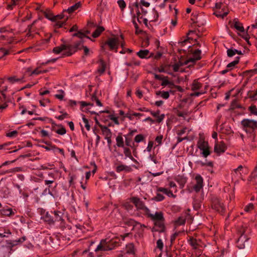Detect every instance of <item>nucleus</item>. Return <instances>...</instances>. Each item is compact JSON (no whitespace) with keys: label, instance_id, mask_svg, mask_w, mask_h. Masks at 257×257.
Returning <instances> with one entry per match:
<instances>
[{"label":"nucleus","instance_id":"nucleus-1","mask_svg":"<svg viewBox=\"0 0 257 257\" xmlns=\"http://www.w3.org/2000/svg\"><path fill=\"white\" fill-rule=\"evenodd\" d=\"M63 43L59 46L56 47L53 49V52L56 54H59L64 51V55L67 56H71L78 49L80 44V41H78L73 43L72 40L70 42L62 40Z\"/></svg>","mask_w":257,"mask_h":257},{"label":"nucleus","instance_id":"nucleus-2","mask_svg":"<svg viewBox=\"0 0 257 257\" xmlns=\"http://www.w3.org/2000/svg\"><path fill=\"white\" fill-rule=\"evenodd\" d=\"M249 229L247 227H242L239 230L240 236L236 241L237 246L240 249H243L245 247V243L248 245V240L249 238L247 234L249 233Z\"/></svg>","mask_w":257,"mask_h":257},{"label":"nucleus","instance_id":"nucleus-3","mask_svg":"<svg viewBox=\"0 0 257 257\" xmlns=\"http://www.w3.org/2000/svg\"><path fill=\"white\" fill-rule=\"evenodd\" d=\"M114 242H112L110 239H102L97 247L95 249V251H107L114 248Z\"/></svg>","mask_w":257,"mask_h":257},{"label":"nucleus","instance_id":"nucleus-4","mask_svg":"<svg viewBox=\"0 0 257 257\" xmlns=\"http://www.w3.org/2000/svg\"><path fill=\"white\" fill-rule=\"evenodd\" d=\"M198 148L202 151L201 155L204 158L207 157L210 154V148L207 142L202 138H200L197 143Z\"/></svg>","mask_w":257,"mask_h":257},{"label":"nucleus","instance_id":"nucleus-5","mask_svg":"<svg viewBox=\"0 0 257 257\" xmlns=\"http://www.w3.org/2000/svg\"><path fill=\"white\" fill-rule=\"evenodd\" d=\"M241 124L246 132H248L247 128H250L252 130L257 128V121L252 119H244L241 121Z\"/></svg>","mask_w":257,"mask_h":257},{"label":"nucleus","instance_id":"nucleus-6","mask_svg":"<svg viewBox=\"0 0 257 257\" xmlns=\"http://www.w3.org/2000/svg\"><path fill=\"white\" fill-rule=\"evenodd\" d=\"M133 202L138 209L142 210L146 214H149L150 212V209L145 206L144 203L140 199L133 198Z\"/></svg>","mask_w":257,"mask_h":257},{"label":"nucleus","instance_id":"nucleus-7","mask_svg":"<svg viewBox=\"0 0 257 257\" xmlns=\"http://www.w3.org/2000/svg\"><path fill=\"white\" fill-rule=\"evenodd\" d=\"M95 27H96V26L94 23L90 21L88 22L87 27L83 30L81 29V43L83 41V39L84 37L87 38L88 39H90L89 37H86L85 35L86 34H89L91 29L94 28Z\"/></svg>","mask_w":257,"mask_h":257},{"label":"nucleus","instance_id":"nucleus-8","mask_svg":"<svg viewBox=\"0 0 257 257\" xmlns=\"http://www.w3.org/2000/svg\"><path fill=\"white\" fill-rule=\"evenodd\" d=\"M201 51L200 50H196L192 54V57L185 61V64H190L193 65L196 61L201 59Z\"/></svg>","mask_w":257,"mask_h":257},{"label":"nucleus","instance_id":"nucleus-9","mask_svg":"<svg viewBox=\"0 0 257 257\" xmlns=\"http://www.w3.org/2000/svg\"><path fill=\"white\" fill-rule=\"evenodd\" d=\"M212 208L221 214L225 211V207L223 203L218 199H216L213 201Z\"/></svg>","mask_w":257,"mask_h":257},{"label":"nucleus","instance_id":"nucleus-10","mask_svg":"<svg viewBox=\"0 0 257 257\" xmlns=\"http://www.w3.org/2000/svg\"><path fill=\"white\" fill-rule=\"evenodd\" d=\"M188 242L193 249L196 251V254L198 256L200 255L201 254V249L199 248V244L197 240L193 237H190Z\"/></svg>","mask_w":257,"mask_h":257},{"label":"nucleus","instance_id":"nucleus-11","mask_svg":"<svg viewBox=\"0 0 257 257\" xmlns=\"http://www.w3.org/2000/svg\"><path fill=\"white\" fill-rule=\"evenodd\" d=\"M155 227L153 228V231L163 232L165 229L164 218L161 220L154 221Z\"/></svg>","mask_w":257,"mask_h":257},{"label":"nucleus","instance_id":"nucleus-12","mask_svg":"<svg viewBox=\"0 0 257 257\" xmlns=\"http://www.w3.org/2000/svg\"><path fill=\"white\" fill-rule=\"evenodd\" d=\"M196 184L194 186V189L196 192H199L203 187V178L199 175H197L195 177Z\"/></svg>","mask_w":257,"mask_h":257},{"label":"nucleus","instance_id":"nucleus-13","mask_svg":"<svg viewBox=\"0 0 257 257\" xmlns=\"http://www.w3.org/2000/svg\"><path fill=\"white\" fill-rule=\"evenodd\" d=\"M226 149V146L223 142H217L214 146V152L217 154H220L224 152Z\"/></svg>","mask_w":257,"mask_h":257},{"label":"nucleus","instance_id":"nucleus-14","mask_svg":"<svg viewBox=\"0 0 257 257\" xmlns=\"http://www.w3.org/2000/svg\"><path fill=\"white\" fill-rule=\"evenodd\" d=\"M106 44L109 47L111 50L117 49L118 45V40L116 38H109Z\"/></svg>","mask_w":257,"mask_h":257},{"label":"nucleus","instance_id":"nucleus-15","mask_svg":"<svg viewBox=\"0 0 257 257\" xmlns=\"http://www.w3.org/2000/svg\"><path fill=\"white\" fill-rule=\"evenodd\" d=\"M147 111L150 112L154 117L156 118V121L158 123H160L161 122H162L165 118V114H160V111L159 110L156 111H153L151 110Z\"/></svg>","mask_w":257,"mask_h":257},{"label":"nucleus","instance_id":"nucleus-16","mask_svg":"<svg viewBox=\"0 0 257 257\" xmlns=\"http://www.w3.org/2000/svg\"><path fill=\"white\" fill-rule=\"evenodd\" d=\"M69 32L72 33V37H77L80 38V30L79 29V27L77 25L73 26L69 30Z\"/></svg>","mask_w":257,"mask_h":257},{"label":"nucleus","instance_id":"nucleus-17","mask_svg":"<svg viewBox=\"0 0 257 257\" xmlns=\"http://www.w3.org/2000/svg\"><path fill=\"white\" fill-rule=\"evenodd\" d=\"M10 247L0 243V257H6L9 252Z\"/></svg>","mask_w":257,"mask_h":257},{"label":"nucleus","instance_id":"nucleus-18","mask_svg":"<svg viewBox=\"0 0 257 257\" xmlns=\"http://www.w3.org/2000/svg\"><path fill=\"white\" fill-rule=\"evenodd\" d=\"M151 219L154 221L156 220H161L164 219L163 214L162 212H157L154 214L149 213L147 214Z\"/></svg>","mask_w":257,"mask_h":257},{"label":"nucleus","instance_id":"nucleus-19","mask_svg":"<svg viewBox=\"0 0 257 257\" xmlns=\"http://www.w3.org/2000/svg\"><path fill=\"white\" fill-rule=\"evenodd\" d=\"M101 130L102 131L103 135L105 137V138H109L111 137V132L107 126L100 125H99Z\"/></svg>","mask_w":257,"mask_h":257},{"label":"nucleus","instance_id":"nucleus-20","mask_svg":"<svg viewBox=\"0 0 257 257\" xmlns=\"http://www.w3.org/2000/svg\"><path fill=\"white\" fill-rule=\"evenodd\" d=\"M80 7V2H78L75 5L71 6L66 10H63V13H67L71 14L74 12L76 10Z\"/></svg>","mask_w":257,"mask_h":257},{"label":"nucleus","instance_id":"nucleus-21","mask_svg":"<svg viewBox=\"0 0 257 257\" xmlns=\"http://www.w3.org/2000/svg\"><path fill=\"white\" fill-rule=\"evenodd\" d=\"M115 170L118 173H119L121 171L130 172L132 171V169L130 166H126L125 165L121 164V165L117 166L116 167Z\"/></svg>","mask_w":257,"mask_h":257},{"label":"nucleus","instance_id":"nucleus-22","mask_svg":"<svg viewBox=\"0 0 257 257\" xmlns=\"http://www.w3.org/2000/svg\"><path fill=\"white\" fill-rule=\"evenodd\" d=\"M233 26L238 32L241 33L244 32V29L242 24L239 22L234 20L233 21Z\"/></svg>","mask_w":257,"mask_h":257},{"label":"nucleus","instance_id":"nucleus-23","mask_svg":"<svg viewBox=\"0 0 257 257\" xmlns=\"http://www.w3.org/2000/svg\"><path fill=\"white\" fill-rule=\"evenodd\" d=\"M21 1V0H8L7 9L8 10H12L14 6L19 5Z\"/></svg>","mask_w":257,"mask_h":257},{"label":"nucleus","instance_id":"nucleus-24","mask_svg":"<svg viewBox=\"0 0 257 257\" xmlns=\"http://www.w3.org/2000/svg\"><path fill=\"white\" fill-rule=\"evenodd\" d=\"M126 252L128 254H135V248L133 243H130L126 245Z\"/></svg>","mask_w":257,"mask_h":257},{"label":"nucleus","instance_id":"nucleus-25","mask_svg":"<svg viewBox=\"0 0 257 257\" xmlns=\"http://www.w3.org/2000/svg\"><path fill=\"white\" fill-rule=\"evenodd\" d=\"M53 214L54 222L56 221H62L63 220L62 218L63 213L61 212L54 211Z\"/></svg>","mask_w":257,"mask_h":257},{"label":"nucleus","instance_id":"nucleus-26","mask_svg":"<svg viewBox=\"0 0 257 257\" xmlns=\"http://www.w3.org/2000/svg\"><path fill=\"white\" fill-rule=\"evenodd\" d=\"M104 31V28L103 27L98 26V27H97L95 31L92 33V36L95 38H97Z\"/></svg>","mask_w":257,"mask_h":257},{"label":"nucleus","instance_id":"nucleus-27","mask_svg":"<svg viewBox=\"0 0 257 257\" xmlns=\"http://www.w3.org/2000/svg\"><path fill=\"white\" fill-rule=\"evenodd\" d=\"M149 54V51L148 50H141L139 52H137V55L142 59H144L147 58Z\"/></svg>","mask_w":257,"mask_h":257},{"label":"nucleus","instance_id":"nucleus-28","mask_svg":"<svg viewBox=\"0 0 257 257\" xmlns=\"http://www.w3.org/2000/svg\"><path fill=\"white\" fill-rule=\"evenodd\" d=\"M116 145L118 147L124 148V141L121 135H119L116 138Z\"/></svg>","mask_w":257,"mask_h":257},{"label":"nucleus","instance_id":"nucleus-29","mask_svg":"<svg viewBox=\"0 0 257 257\" xmlns=\"http://www.w3.org/2000/svg\"><path fill=\"white\" fill-rule=\"evenodd\" d=\"M202 86V84L201 83L199 82L197 80H194L192 83L191 89L193 91H196L197 90L200 89Z\"/></svg>","mask_w":257,"mask_h":257},{"label":"nucleus","instance_id":"nucleus-30","mask_svg":"<svg viewBox=\"0 0 257 257\" xmlns=\"http://www.w3.org/2000/svg\"><path fill=\"white\" fill-rule=\"evenodd\" d=\"M105 68L106 65L104 62L101 60L99 62V68L97 69V71L100 74V75L103 73V72L105 71Z\"/></svg>","mask_w":257,"mask_h":257},{"label":"nucleus","instance_id":"nucleus-31","mask_svg":"<svg viewBox=\"0 0 257 257\" xmlns=\"http://www.w3.org/2000/svg\"><path fill=\"white\" fill-rule=\"evenodd\" d=\"M239 59V57H236L234 61L227 64V68L229 70H232L235 67V66L238 63Z\"/></svg>","mask_w":257,"mask_h":257},{"label":"nucleus","instance_id":"nucleus-32","mask_svg":"<svg viewBox=\"0 0 257 257\" xmlns=\"http://www.w3.org/2000/svg\"><path fill=\"white\" fill-rule=\"evenodd\" d=\"M44 218L45 221L48 222L49 224L54 223L53 216H51L48 213L46 214Z\"/></svg>","mask_w":257,"mask_h":257},{"label":"nucleus","instance_id":"nucleus-33","mask_svg":"<svg viewBox=\"0 0 257 257\" xmlns=\"http://www.w3.org/2000/svg\"><path fill=\"white\" fill-rule=\"evenodd\" d=\"M164 198L165 197L163 195L159 193V192H157L156 196L153 197L152 198V200L159 202L163 200Z\"/></svg>","mask_w":257,"mask_h":257},{"label":"nucleus","instance_id":"nucleus-34","mask_svg":"<svg viewBox=\"0 0 257 257\" xmlns=\"http://www.w3.org/2000/svg\"><path fill=\"white\" fill-rule=\"evenodd\" d=\"M193 18H192V20L195 23H198L200 20L201 16L199 15L197 12L193 13H192Z\"/></svg>","mask_w":257,"mask_h":257},{"label":"nucleus","instance_id":"nucleus-35","mask_svg":"<svg viewBox=\"0 0 257 257\" xmlns=\"http://www.w3.org/2000/svg\"><path fill=\"white\" fill-rule=\"evenodd\" d=\"M237 52V50L235 49L230 48L227 50V55L228 57H231L235 56Z\"/></svg>","mask_w":257,"mask_h":257},{"label":"nucleus","instance_id":"nucleus-36","mask_svg":"<svg viewBox=\"0 0 257 257\" xmlns=\"http://www.w3.org/2000/svg\"><path fill=\"white\" fill-rule=\"evenodd\" d=\"M254 68L247 71V73L251 77L254 75L257 74V62L254 64Z\"/></svg>","mask_w":257,"mask_h":257},{"label":"nucleus","instance_id":"nucleus-37","mask_svg":"<svg viewBox=\"0 0 257 257\" xmlns=\"http://www.w3.org/2000/svg\"><path fill=\"white\" fill-rule=\"evenodd\" d=\"M49 176L51 177V180L46 179L44 180L45 184L46 185H49L53 184L54 182L55 178L54 177V174L52 173L49 174Z\"/></svg>","mask_w":257,"mask_h":257},{"label":"nucleus","instance_id":"nucleus-38","mask_svg":"<svg viewBox=\"0 0 257 257\" xmlns=\"http://www.w3.org/2000/svg\"><path fill=\"white\" fill-rule=\"evenodd\" d=\"M69 16H66V18L65 19V20L63 21H57L56 22L55 24V27L56 28H61L66 23V20L68 19Z\"/></svg>","mask_w":257,"mask_h":257},{"label":"nucleus","instance_id":"nucleus-39","mask_svg":"<svg viewBox=\"0 0 257 257\" xmlns=\"http://www.w3.org/2000/svg\"><path fill=\"white\" fill-rule=\"evenodd\" d=\"M213 14L215 15L218 18H223L227 15L228 13L225 12H223V13H221V12L216 11L214 12Z\"/></svg>","mask_w":257,"mask_h":257},{"label":"nucleus","instance_id":"nucleus-40","mask_svg":"<svg viewBox=\"0 0 257 257\" xmlns=\"http://www.w3.org/2000/svg\"><path fill=\"white\" fill-rule=\"evenodd\" d=\"M176 180L180 184V185L182 187H184V184L186 182V180L185 178L181 177L178 176L176 178Z\"/></svg>","mask_w":257,"mask_h":257},{"label":"nucleus","instance_id":"nucleus-41","mask_svg":"<svg viewBox=\"0 0 257 257\" xmlns=\"http://www.w3.org/2000/svg\"><path fill=\"white\" fill-rule=\"evenodd\" d=\"M81 49H83L84 50V55L85 56H89L90 55L91 53H92V52L88 48H87L85 46H81Z\"/></svg>","mask_w":257,"mask_h":257},{"label":"nucleus","instance_id":"nucleus-42","mask_svg":"<svg viewBox=\"0 0 257 257\" xmlns=\"http://www.w3.org/2000/svg\"><path fill=\"white\" fill-rule=\"evenodd\" d=\"M145 139L144 136L142 134L137 135L135 138V141L137 143H140L143 141Z\"/></svg>","mask_w":257,"mask_h":257},{"label":"nucleus","instance_id":"nucleus-43","mask_svg":"<svg viewBox=\"0 0 257 257\" xmlns=\"http://www.w3.org/2000/svg\"><path fill=\"white\" fill-rule=\"evenodd\" d=\"M158 71L159 72L166 73H167L168 74H170V75H172L173 74V73H172V72L171 71H168V70L165 69V65L164 66H161V67H159L158 68Z\"/></svg>","mask_w":257,"mask_h":257},{"label":"nucleus","instance_id":"nucleus-44","mask_svg":"<svg viewBox=\"0 0 257 257\" xmlns=\"http://www.w3.org/2000/svg\"><path fill=\"white\" fill-rule=\"evenodd\" d=\"M123 149V153L126 158L130 157L132 155V153L131 150L126 147H124L122 148Z\"/></svg>","mask_w":257,"mask_h":257},{"label":"nucleus","instance_id":"nucleus-45","mask_svg":"<svg viewBox=\"0 0 257 257\" xmlns=\"http://www.w3.org/2000/svg\"><path fill=\"white\" fill-rule=\"evenodd\" d=\"M22 170L23 169L21 167H16L6 171L5 173H15L17 172H21Z\"/></svg>","mask_w":257,"mask_h":257},{"label":"nucleus","instance_id":"nucleus-46","mask_svg":"<svg viewBox=\"0 0 257 257\" xmlns=\"http://www.w3.org/2000/svg\"><path fill=\"white\" fill-rule=\"evenodd\" d=\"M65 13L63 12L62 14L58 15L55 16L53 20L57 21L58 20H61L62 19H64L65 20V19L66 18V16H65Z\"/></svg>","mask_w":257,"mask_h":257},{"label":"nucleus","instance_id":"nucleus-47","mask_svg":"<svg viewBox=\"0 0 257 257\" xmlns=\"http://www.w3.org/2000/svg\"><path fill=\"white\" fill-rule=\"evenodd\" d=\"M164 244L163 242V241L161 239H159L157 241V247L160 250H162L163 248Z\"/></svg>","mask_w":257,"mask_h":257},{"label":"nucleus","instance_id":"nucleus-48","mask_svg":"<svg viewBox=\"0 0 257 257\" xmlns=\"http://www.w3.org/2000/svg\"><path fill=\"white\" fill-rule=\"evenodd\" d=\"M250 112L255 115H257V108L255 105H251L249 107Z\"/></svg>","mask_w":257,"mask_h":257},{"label":"nucleus","instance_id":"nucleus-49","mask_svg":"<svg viewBox=\"0 0 257 257\" xmlns=\"http://www.w3.org/2000/svg\"><path fill=\"white\" fill-rule=\"evenodd\" d=\"M117 4L121 10H123L126 7L125 3L123 0H118Z\"/></svg>","mask_w":257,"mask_h":257},{"label":"nucleus","instance_id":"nucleus-50","mask_svg":"<svg viewBox=\"0 0 257 257\" xmlns=\"http://www.w3.org/2000/svg\"><path fill=\"white\" fill-rule=\"evenodd\" d=\"M159 93L161 94V97H162L164 99H167L169 97V93L168 91H163V92H158L157 93V94H159Z\"/></svg>","mask_w":257,"mask_h":257},{"label":"nucleus","instance_id":"nucleus-51","mask_svg":"<svg viewBox=\"0 0 257 257\" xmlns=\"http://www.w3.org/2000/svg\"><path fill=\"white\" fill-rule=\"evenodd\" d=\"M162 86H165L170 84V82L168 80V77L167 76H164V77L162 79Z\"/></svg>","mask_w":257,"mask_h":257},{"label":"nucleus","instance_id":"nucleus-52","mask_svg":"<svg viewBox=\"0 0 257 257\" xmlns=\"http://www.w3.org/2000/svg\"><path fill=\"white\" fill-rule=\"evenodd\" d=\"M83 121L84 123V126L87 131H89L90 128V125L89 123L88 120L85 117H83Z\"/></svg>","mask_w":257,"mask_h":257},{"label":"nucleus","instance_id":"nucleus-53","mask_svg":"<svg viewBox=\"0 0 257 257\" xmlns=\"http://www.w3.org/2000/svg\"><path fill=\"white\" fill-rule=\"evenodd\" d=\"M59 92H60V93L55 95V97H56L57 98H58L60 100H62L64 98V92L62 90H59Z\"/></svg>","mask_w":257,"mask_h":257},{"label":"nucleus","instance_id":"nucleus-54","mask_svg":"<svg viewBox=\"0 0 257 257\" xmlns=\"http://www.w3.org/2000/svg\"><path fill=\"white\" fill-rule=\"evenodd\" d=\"M172 67H173L174 72H178V71L183 72V70H182V69H180V67L176 63L174 64L173 65H172Z\"/></svg>","mask_w":257,"mask_h":257},{"label":"nucleus","instance_id":"nucleus-55","mask_svg":"<svg viewBox=\"0 0 257 257\" xmlns=\"http://www.w3.org/2000/svg\"><path fill=\"white\" fill-rule=\"evenodd\" d=\"M12 213L13 210L11 208L4 209L3 211V214L5 215L9 216L11 215Z\"/></svg>","mask_w":257,"mask_h":257},{"label":"nucleus","instance_id":"nucleus-56","mask_svg":"<svg viewBox=\"0 0 257 257\" xmlns=\"http://www.w3.org/2000/svg\"><path fill=\"white\" fill-rule=\"evenodd\" d=\"M253 209V204L252 203L249 204L248 205L244 207V211L246 212H248Z\"/></svg>","mask_w":257,"mask_h":257},{"label":"nucleus","instance_id":"nucleus-57","mask_svg":"<svg viewBox=\"0 0 257 257\" xmlns=\"http://www.w3.org/2000/svg\"><path fill=\"white\" fill-rule=\"evenodd\" d=\"M92 99L93 101L95 102L96 105L98 106H102L101 102L95 96H93L92 97Z\"/></svg>","mask_w":257,"mask_h":257},{"label":"nucleus","instance_id":"nucleus-58","mask_svg":"<svg viewBox=\"0 0 257 257\" xmlns=\"http://www.w3.org/2000/svg\"><path fill=\"white\" fill-rule=\"evenodd\" d=\"M56 133L59 135H63L66 134V131L64 127H62L61 128L56 130Z\"/></svg>","mask_w":257,"mask_h":257},{"label":"nucleus","instance_id":"nucleus-59","mask_svg":"<svg viewBox=\"0 0 257 257\" xmlns=\"http://www.w3.org/2000/svg\"><path fill=\"white\" fill-rule=\"evenodd\" d=\"M133 24L134 25L135 29H136V34H139L142 32V31L140 30L139 28V26L137 23L135 21V20L133 21Z\"/></svg>","mask_w":257,"mask_h":257},{"label":"nucleus","instance_id":"nucleus-60","mask_svg":"<svg viewBox=\"0 0 257 257\" xmlns=\"http://www.w3.org/2000/svg\"><path fill=\"white\" fill-rule=\"evenodd\" d=\"M108 117L110 119H111L114 122L115 124L117 125L119 124V121L118 120L117 117L114 116L113 115H109Z\"/></svg>","mask_w":257,"mask_h":257},{"label":"nucleus","instance_id":"nucleus-61","mask_svg":"<svg viewBox=\"0 0 257 257\" xmlns=\"http://www.w3.org/2000/svg\"><path fill=\"white\" fill-rule=\"evenodd\" d=\"M185 223V219L183 217H179L178 220L176 221V223L178 225H183Z\"/></svg>","mask_w":257,"mask_h":257},{"label":"nucleus","instance_id":"nucleus-62","mask_svg":"<svg viewBox=\"0 0 257 257\" xmlns=\"http://www.w3.org/2000/svg\"><path fill=\"white\" fill-rule=\"evenodd\" d=\"M61 113H62V114L61 115L58 116L56 118L59 120H63L65 118H66L68 117V114L66 112L63 113L62 111L60 112Z\"/></svg>","mask_w":257,"mask_h":257},{"label":"nucleus","instance_id":"nucleus-63","mask_svg":"<svg viewBox=\"0 0 257 257\" xmlns=\"http://www.w3.org/2000/svg\"><path fill=\"white\" fill-rule=\"evenodd\" d=\"M8 80L11 83H14L15 82L20 81L21 79H17L16 77H10L8 78Z\"/></svg>","mask_w":257,"mask_h":257},{"label":"nucleus","instance_id":"nucleus-64","mask_svg":"<svg viewBox=\"0 0 257 257\" xmlns=\"http://www.w3.org/2000/svg\"><path fill=\"white\" fill-rule=\"evenodd\" d=\"M9 53V51L8 50H5L3 48H0V54H2V57L8 55Z\"/></svg>","mask_w":257,"mask_h":257}]
</instances>
